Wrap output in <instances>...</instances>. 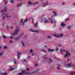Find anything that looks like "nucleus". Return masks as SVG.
Listing matches in <instances>:
<instances>
[{
    "mask_svg": "<svg viewBox=\"0 0 75 75\" xmlns=\"http://www.w3.org/2000/svg\"><path fill=\"white\" fill-rule=\"evenodd\" d=\"M4 15V13H3L2 14V16H3V15Z\"/></svg>",
    "mask_w": 75,
    "mask_h": 75,
    "instance_id": "obj_60",
    "label": "nucleus"
},
{
    "mask_svg": "<svg viewBox=\"0 0 75 75\" xmlns=\"http://www.w3.org/2000/svg\"><path fill=\"white\" fill-rule=\"evenodd\" d=\"M21 42L23 46H24V42H23L21 41Z\"/></svg>",
    "mask_w": 75,
    "mask_h": 75,
    "instance_id": "obj_33",
    "label": "nucleus"
},
{
    "mask_svg": "<svg viewBox=\"0 0 75 75\" xmlns=\"http://www.w3.org/2000/svg\"><path fill=\"white\" fill-rule=\"evenodd\" d=\"M72 73H74L75 74V72H73L70 73V74H72Z\"/></svg>",
    "mask_w": 75,
    "mask_h": 75,
    "instance_id": "obj_52",
    "label": "nucleus"
},
{
    "mask_svg": "<svg viewBox=\"0 0 75 75\" xmlns=\"http://www.w3.org/2000/svg\"><path fill=\"white\" fill-rule=\"evenodd\" d=\"M28 59H30V56H28Z\"/></svg>",
    "mask_w": 75,
    "mask_h": 75,
    "instance_id": "obj_45",
    "label": "nucleus"
},
{
    "mask_svg": "<svg viewBox=\"0 0 75 75\" xmlns=\"http://www.w3.org/2000/svg\"><path fill=\"white\" fill-rule=\"evenodd\" d=\"M13 1V0H12L10 1V3L13 4V3H14V1Z\"/></svg>",
    "mask_w": 75,
    "mask_h": 75,
    "instance_id": "obj_19",
    "label": "nucleus"
},
{
    "mask_svg": "<svg viewBox=\"0 0 75 75\" xmlns=\"http://www.w3.org/2000/svg\"><path fill=\"white\" fill-rule=\"evenodd\" d=\"M18 28V27L17 26V27L16 29L15 32L13 34V35L14 36L16 35H17V34H18V31H20V29H17Z\"/></svg>",
    "mask_w": 75,
    "mask_h": 75,
    "instance_id": "obj_2",
    "label": "nucleus"
},
{
    "mask_svg": "<svg viewBox=\"0 0 75 75\" xmlns=\"http://www.w3.org/2000/svg\"><path fill=\"white\" fill-rule=\"evenodd\" d=\"M14 62L15 64H16V61H14Z\"/></svg>",
    "mask_w": 75,
    "mask_h": 75,
    "instance_id": "obj_51",
    "label": "nucleus"
},
{
    "mask_svg": "<svg viewBox=\"0 0 75 75\" xmlns=\"http://www.w3.org/2000/svg\"><path fill=\"white\" fill-rule=\"evenodd\" d=\"M73 5H75V3H73Z\"/></svg>",
    "mask_w": 75,
    "mask_h": 75,
    "instance_id": "obj_64",
    "label": "nucleus"
},
{
    "mask_svg": "<svg viewBox=\"0 0 75 75\" xmlns=\"http://www.w3.org/2000/svg\"><path fill=\"white\" fill-rule=\"evenodd\" d=\"M59 50V49L58 48V47H57L55 50L56 51H58V50Z\"/></svg>",
    "mask_w": 75,
    "mask_h": 75,
    "instance_id": "obj_22",
    "label": "nucleus"
},
{
    "mask_svg": "<svg viewBox=\"0 0 75 75\" xmlns=\"http://www.w3.org/2000/svg\"><path fill=\"white\" fill-rule=\"evenodd\" d=\"M10 38H11V39H12V38H13V36H11L10 37Z\"/></svg>",
    "mask_w": 75,
    "mask_h": 75,
    "instance_id": "obj_40",
    "label": "nucleus"
},
{
    "mask_svg": "<svg viewBox=\"0 0 75 75\" xmlns=\"http://www.w3.org/2000/svg\"><path fill=\"white\" fill-rule=\"evenodd\" d=\"M43 20H47V18H44Z\"/></svg>",
    "mask_w": 75,
    "mask_h": 75,
    "instance_id": "obj_49",
    "label": "nucleus"
},
{
    "mask_svg": "<svg viewBox=\"0 0 75 75\" xmlns=\"http://www.w3.org/2000/svg\"><path fill=\"white\" fill-rule=\"evenodd\" d=\"M49 59V60H50V62H52V61L51 60V59Z\"/></svg>",
    "mask_w": 75,
    "mask_h": 75,
    "instance_id": "obj_38",
    "label": "nucleus"
},
{
    "mask_svg": "<svg viewBox=\"0 0 75 75\" xmlns=\"http://www.w3.org/2000/svg\"><path fill=\"white\" fill-rule=\"evenodd\" d=\"M16 59L15 58H14V59H13V61H16Z\"/></svg>",
    "mask_w": 75,
    "mask_h": 75,
    "instance_id": "obj_41",
    "label": "nucleus"
},
{
    "mask_svg": "<svg viewBox=\"0 0 75 75\" xmlns=\"http://www.w3.org/2000/svg\"><path fill=\"white\" fill-rule=\"evenodd\" d=\"M4 24H5L4 23H2V25L3 27H4Z\"/></svg>",
    "mask_w": 75,
    "mask_h": 75,
    "instance_id": "obj_27",
    "label": "nucleus"
},
{
    "mask_svg": "<svg viewBox=\"0 0 75 75\" xmlns=\"http://www.w3.org/2000/svg\"><path fill=\"white\" fill-rule=\"evenodd\" d=\"M68 20H69V18H67L66 20V21H67Z\"/></svg>",
    "mask_w": 75,
    "mask_h": 75,
    "instance_id": "obj_39",
    "label": "nucleus"
},
{
    "mask_svg": "<svg viewBox=\"0 0 75 75\" xmlns=\"http://www.w3.org/2000/svg\"><path fill=\"white\" fill-rule=\"evenodd\" d=\"M9 70H10V71H13V69H10Z\"/></svg>",
    "mask_w": 75,
    "mask_h": 75,
    "instance_id": "obj_34",
    "label": "nucleus"
},
{
    "mask_svg": "<svg viewBox=\"0 0 75 75\" xmlns=\"http://www.w3.org/2000/svg\"><path fill=\"white\" fill-rule=\"evenodd\" d=\"M38 4V2H37V1H36V2H35V3H34L33 4H32V6H34V5H35V4Z\"/></svg>",
    "mask_w": 75,
    "mask_h": 75,
    "instance_id": "obj_14",
    "label": "nucleus"
},
{
    "mask_svg": "<svg viewBox=\"0 0 75 75\" xmlns=\"http://www.w3.org/2000/svg\"><path fill=\"white\" fill-rule=\"evenodd\" d=\"M57 37H63V35L62 34H60L59 35L57 36Z\"/></svg>",
    "mask_w": 75,
    "mask_h": 75,
    "instance_id": "obj_12",
    "label": "nucleus"
},
{
    "mask_svg": "<svg viewBox=\"0 0 75 75\" xmlns=\"http://www.w3.org/2000/svg\"><path fill=\"white\" fill-rule=\"evenodd\" d=\"M6 17H11V16H8L7 15H6Z\"/></svg>",
    "mask_w": 75,
    "mask_h": 75,
    "instance_id": "obj_50",
    "label": "nucleus"
},
{
    "mask_svg": "<svg viewBox=\"0 0 75 75\" xmlns=\"http://www.w3.org/2000/svg\"><path fill=\"white\" fill-rule=\"evenodd\" d=\"M4 18H5V17L4 16V17H3V19H4Z\"/></svg>",
    "mask_w": 75,
    "mask_h": 75,
    "instance_id": "obj_55",
    "label": "nucleus"
},
{
    "mask_svg": "<svg viewBox=\"0 0 75 75\" xmlns=\"http://www.w3.org/2000/svg\"><path fill=\"white\" fill-rule=\"evenodd\" d=\"M42 50V51H43V52H46V51H45L44 50Z\"/></svg>",
    "mask_w": 75,
    "mask_h": 75,
    "instance_id": "obj_30",
    "label": "nucleus"
},
{
    "mask_svg": "<svg viewBox=\"0 0 75 75\" xmlns=\"http://www.w3.org/2000/svg\"><path fill=\"white\" fill-rule=\"evenodd\" d=\"M65 25L63 23H62L61 24V26L62 27H64Z\"/></svg>",
    "mask_w": 75,
    "mask_h": 75,
    "instance_id": "obj_15",
    "label": "nucleus"
},
{
    "mask_svg": "<svg viewBox=\"0 0 75 75\" xmlns=\"http://www.w3.org/2000/svg\"><path fill=\"white\" fill-rule=\"evenodd\" d=\"M7 37V36L5 35H4L3 36V38H4V39H5V38H6V37Z\"/></svg>",
    "mask_w": 75,
    "mask_h": 75,
    "instance_id": "obj_18",
    "label": "nucleus"
},
{
    "mask_svg": "<svg viewBox=\"0 0 75 75\" xmlns=\"http://www.w3.org/2000/svg\"><path fill=\"white\" fill-rule=\"evenodd\" d=\"M26 70L27 71H30V69L29 68H27L26 69Z\"/></svg>",
    "mask_w": 75,
    "mask_h": 75,
    "instance_id": "obj_31",
    "label": "nucleus"
},
{
    "mask_svg": "<svg viewBox=\"0 0 75 75\" xmlns=\"http://www.w3.org/2000/svg\"><path fill=\"white\" fill-rule=\"evenodd\" d=\"M57 65L58 66V67H57V68L58 69H59V70L60 69L59 68V67H60V65H59L58 64H57Z\"/></svg>",
    "mask_w": 75,
    "mask_h": 75,
    "instance_id": "obj_17",
    "label": "nucleus"
},
{
    "mask_svg": "<svg viewBox=\"0 0 75 75\" xmlns=\"http://www.w3.org/2000/svg\"><path fill=\"white\" fill-rule=\"evenodd\" d=\"M8 3V2H6L5 3V4H7Z\"/></svg>",
    "mask_w": 75,
    "mask_h": 75,
    "instance_id": "obj_48",
    "label": "nucleus"
},
{
    "mask_svg": "<svg viewBox=\"0 0 75 75\" xmlns=\"http://www.w3.org/2000/svg\"><path fill=\"white\" fill-rule=\"evenodd\" d=\"M53 13L54 14L55 16H57L56 14V12H53Z\"/></svg>",
    "mask_w": 75,
    "mask_h": 75,
    "instance_id": "obj_21",
    "label": "nucleus"
},
{
    "mask_svg": "<svg viewBox=\"0 0 75 75\" xmlns=\"http://www.w3.org/2000/svg\"><path fill=\"white\" fill-rule=\"evenodd\" d=\"M23 35H24V33H22L21 34V35H20L19 37L18 38H15V40H18L20 39V38H21V37Z\"/></svg>",
    "mask_w": 75,
    "mask_h": 75,
    "instance_id": "obj_4",
    "label": "nucleus"
},
{
    "mask_svg": "<svg viewBox=\"0 0 75 75\" xmlns=\"http://www.w3.org/2000/svg\"><path fill=\"white\" fill-rule=\"evenodd\" d=\"M48 51L49 52H50V51L51 52H53L54 51V49H52V50H51L50 49H48Z\"/></svg>",
    "mask_w": 75,
    "mask_h": 75,
    "instance_id": "obj_11",
    "label": "nucleus"
},
{
    "mask_svg": "<svg viewBox=\"0 0 75 75\" xmlns=\"http://www.w3.org/2000/svg\"><path fill=\"white\" fill-rule=\"evenodd\" d=\"M71 74L70 73L69 75H73V74Z\"/></svg>",
    "mask_w": 75,
    "mask_h": 75,
    "instance_id": "obj_63",
    "label": "nucleus"
},
{
    "mask_svg": "<svg viewBox=\"0 0 75 75\" xmlns=\"http://www.w3.org/2000/svg\"><path fill=\"white\" fill-rule=\"evenodd\" d=\"M23 62H26V60L25 59H23Z\"/></svg>",
    "mask_w": 75,
    "mask_h": 75,
    "instance_id": "obj_36",
    "label": "nucleus"
},
{
    "mask_svg": "<svg viewBox=\"0 0 75 75\" xmlns=\"http://www.w3.org/2000/svg\"><path fill=\"white\" fill-rule=\"evenodd\" d=\"M37 72V71H34L33 72H30V73L26 72L25 74H35V72Z\"/></svg>",
    "mask_w": 75,
    "mask_h": 75,
    "instance_id": "obj_8",
    "label": "nucleus"
},
{
    "mask_svg": "<svg viewBox=\"0 0 75 75\" xmlns=\"http://www.w3.org/2000/svg\"><path fill=\"white\" fill-rule=\"evenodd\" d=\"M53 23V21H51V24H52Z\"/></svg>",
    "mask_w": 75,
    "mask_h": 75,
    "instance_id": "obj_61",
    "label": "nucleus"
},
{
    "mask_svg": "<svg viewBox=\"0 0 75 75\" xmlns=\"http://www.w3.org/2000/svg\"><path fill=\"white\" fill-rule=\"evenodd\" d=\"M25 70H23L22 71V73H19L18 74V75H23V74H24V73H25Z\"/></svg>",
    "mask_w": 75,
    "mask_h": 75,
    "instance_id": "obj_7",
    "label": "nucleus"
},
{
    "mask_svg": "<svg viewBox=\"0 0 75 75\" xmlns=\"http://www.w3.org/2000/svg\"><path fill=\"white\" fill-rule=\"evenodd\" d=\"M54 36L55 37H57V35H54Z\"/></svg>",
    "mask_w": 75,
    "mask_h": 75,
    "instance_id": "obj_47",
    "label": "nucleus"
},
{
    "mask_svg": "<svg viewBox=\"0 0 75 75\" xmlns=\"http://www.w3.org/2000/svg\"><path fill=\"white\" fill-rule=\"evenodd\" d=\"M31 3L30 2V1H28V4H29L30 5V4H31Z\"/></svg>",
    "mask_w": 75,
    "mask_h": 75,
    "instance_id": "obj_29",
    "label": "nucleus"
},
{
    "mask_svg": "<svg viewBox=\"0 0 75 75\" xmlns=\"http://www.w3.org/2000/svg\"><path fill=\"white\" fill-rule=\"evenodd\" d=\"M29 31H31V32H33V33H35V32H36L37 33H38V30H37V31L34 30H32V29H29Z\"/></svg>",
    "mask_w": 75,
    "mask_h": 75,
    "instance_id": "obj_9",
    "label": "nucleus"
},
{
    "mask_svg": "<svg viewBox=\"0 0 75 75\" xmlns=\"http://www.w3.org/2000/svg\"><path fill=\"white\" fill-rule=\"evenodd\" d=\"M3 52H2L1 53H0V56L2 55L3 54Z\"/></svg>",
    "mask_w": 75,
    "mask_h": 75,
    "instance_id": "obj_32",
    "label": "nucleus"
},
{
    "mask_svg": "<svg viewBox=\"0 0 75 75\" xmlns=\"http://www.w3.org/2000/svg\"><path fill=\"white\" fill-rule=\"evenodd\" d=\"M47 37L48 38H51V37L50 36H48Z\"/></svg>",
    "mask_w": 75,
    "mask_h": 75,
    "instance_id": "obj_53",
    "label": "nucleus"
},
{
    "mask_svg": "<svg viewBox=\"0 0 75 75\" xmlns=\"http://www.w3.org/2000/svg\"><path fill=\"white\" fill-rule=\"evenodd\" d=\"M40 7V6H38L37 7V8H39Z\"/></svg>",
    "mask_w": 75,
    "mask_h": 75,
    "instance_id": "obj_57",
    "label": "nucleus"
},
{
    "mask_svg": "<svg viewBox=\"0 0 75 75\" xmlns=\"http://www.w3.org/2000/svg\"><path fill=\"white\" fill-rule=\"evenodd\" d=\"M4 10H3L1 11V12H2V13H4Z\"/></svg>",
    "mask_w": 75,
    "mask_h": 75,
    "instance_id": "obj_42",
    "label": "nucleus"
},
{
    "mask_svg": "<svg viewBox=\"0 0 75 75\" xmlns=\"http://www.w3.org/2000/svg\"><path fill=\"white\" fill-rule=\"evenodd\" d=\"M11 29H13V27H12L11 26Z\"/></svg>",
    "mask_w": 75,
    "mask_h": 75,
    "instance_id": "obj_54",
    "label": "nucleus"
},
{
    "mask_svg": "<svg viewBox=\"0 0 75 75\" xmlns=\"http://www.w3.org/2000/svg\"><path fill=\"white\" fill-rule=\"evenodd\" d=\"M65 51H66V54L64 56V57L66 58L67 57H67H69L70 56V53H68V51L67 50H62V49H61L60 50V52L61 53V54H63V52H65Z\"/></svg>",
    "mask_w": 75,
    "mask_h": 75,
    "instance_id": "obj_1",
    "label": "nucleus"
},
{
    "mask_svg": "<svg viewBox=\"0 0 75 75\" xmlns=\"http://www.w3.org/2000/svg\"><path fill=\"white\" fill-rule=\"evenodd\" d=\"M9 42H10V43H13V41H12L11 40H10Z\"/></svg>",
    "mask_w": 75,
    "mask_h": 75,
    "instance_id": "obj_37",
    "label": "nucleus"
},
{
    "mask_svg": "<svg viewBox=\"0 0 75 75\" xmlns=\"http://www.w3.org/2000/svg\"><path fill=\"white\" fill-rule=\"evenodd\" d=\"M23 0H19V1H23Z\"/></svg>",
    "mask_w": 75,
    "mask_h": 75,
    "instance_id": "obj_59",
    "label": "nucleus"
},
{
    "mask_svg": "<svg viewBox=\"0 0 75 75\" xmlns=\"http://www.w3.org/2000/svg\"><path fill=\"white\" fill-rule=\"evenodd\" d=\"M37 25H38V23L37 22H36V25L35 24L34 25V27H37Z\"/></svg>",
    "mask_w": 75,
    "mask_h": 75,
    "instance_id": "obj_20",
    "label": "nucleus"
},
{
    "mask_svg": "<svg viewBox=\"0 0 75 75\" xmlns=\"http://www.w3.org/2000/svg\"><path fill=\"white\" fill-rule=\"evenodd\" d=\"M4 9H5V10H4V11H5L6 12V11H7V10H6V8H7V7H5L4 8Z\"/></svg>",
    "mask_w": 75,
    "mask_h": 75,
    "instance_id": "obj_26",
    "label": "nucleus"
},
{
    "mask_svg": "<svg viewBox=\"0 0 75 75\" xmlns=\"http://www.w3.org/2000/svg\"><path fill=\"white\" fill-rule=\"evenodd\" d=\"M19 55H21V53L19 52H18V58H20V56Z\"/></svg>",
    "mask_w": 75,
    "mask_h": 75,
    "instance_id": "obj_10",
    "label": "nucleus"
},
{
    "mask_svg": "<svg viewBox=\"0 0 75 75\" xmlns=\"http://www.w3.org/2000/svg\"><path fill=\"white\" fill-rule=\"evenodd\" d=\"M2 74H3V75H7V73L5 72L4 73H2Z\"/></svg>",
    "mask_w": 75,
    "mask_h": 75,
    "instance_id": "obj_25",
    "label": "nucleus"
},
{
    "mask_svg": "<svg viewBox=\"0 0 75 75\" xmlns=\"http://www.w3.org/2000/svg\"><path fill=\"white\" fill-rule=\"evenodd\" d=\"M48 20H46L45 21L44 23H48Z\"/></svg>",
    "mask_w": 75,
    "mask_h": 75,
    "instance_id": "obj_23",
    "label": "nucleus"
},
{
    "mask_svg": "<svg viewBox=\"0 0 75 75\" xmlns=\"http://www.w3.org/2000/svg\"><path fill=\"white\" fill-rule=\"evenodd\" d=\"M66 66H68V67H73V68H75V65H72V63L68 64L67 65H66Z\"/></svg>",
    "mask_w": 75,
    "mask_h": 75,
    "instance_id": "obj_5",
    "label": "nucleus"
},
{
    "mask_svg": "<svg viewBox=\"0 0 75 75\" xmlns=\"http://www.w3.org/2000/svg\"><path fill=\"white\" fill-rule=\"evenodd\" d=\"M54 24H56V21H55V20L54 21Z\"/></svg>",
    "mask_w": 75,
    "mask_h": 75,
    "instance_id": "obj_43",
    "label": "nucleus"
},
{
    "mask_svg": "<svg viewBox=\"0 0 75 75\" xmlns=\"http://www.w3.org/2000/svg\"><path fill=\"white\" fill-rule=\"evenodd\" d=\"M27 35H25V37H27Z\"/></svg>",
    "mask_w": 75,
    "mask_h": 75,
    "instance_id": "obj_56",
    "label": "nucleus"
},
{
    "mask_svg": "<svg viewBox=\"0 0 75 75\" xmlns=\"http://www.w3.org/2000/svg\"><path fill=\"white\" fill-rule=\"evenodd\" d=\"M43 21V20H42L40 21V22L41 23H42Z\"/></svg>",
    "mask_w": 75,
    "mask_h": 75,
    "instance_id": "obj_58",
    "label": "nucleus"
},
{
    "mask_svg": "<svg viewBox=\"0 0 75 75\" xmlns=\"http://www.w3.org/2000/svg\"><path fill=\"white\" fill-rule=\"evenodd\" d=\"M71 26H68L67 27L69 30H70V29H71Z\"/></svg>",
    "mask_w": 75,
    "mask_h": 75,
    "instance_id": "obj_16",
    "label": "nucleus"
},
{
    "mask_svg": "<svg viewBox=\"0 0 75 75\" xmlns=\"http://www.w3.org/2000/svg\"><path fill=\"white\" fill-rule=\"evenodd\" d=\"M38 65V64L36 63L35 64V66H37Z\"/></svg>",
    "mask_w": 75,
    "mask_h": 75,
    "instance_id": "obj_44",
    "label": "nucleus"
},
{
    "mask_svg": "<svg viewBox=\"0 0 75 75\" xmlns=\"http://www.w3.org/2000/svg\"><path fill=\"white\" fill-rule=\"evenodd\" d=\"M4 49H7V47L6 46H4Z\"/></svg>",
    "mask_w": 75,
    "mask_h": 75,
    "instance_id": "obj_24",
    "label": "nucleus"
},
{
    "mask_svg": "<svg viewBox=\"0 0 75 75\" xmlns=\"http://www.w3.org/2000/svg\"><path fill=\"white\" fill-rule=\"evenodd\" d=\"M46 56H47V55H45L43 56V58H44V59H46V57H46Z\"/></svg>",
    "mask_w": 75,
    "mask_h": 75,
    "instance_id": "obj_28",
    "label": "nucleus"
},
{
    "mask_svg": "<svg viewBox=\"0 0 75 75\" xmlns=\"http://www.w3.org/2000/svg\"><path fill=\"white\" fill-rule=\"evenodd\" d=\"M33 50H32V49H31L30 51V52H33Z\"/></svg>",
    "mask_w": 75,
    "mask_h": 75,
    "instance_id": "obj_35",
    "label": "nucleus"
},
{
    "mask_svg": "<svg viewBox=\"0 0 75 75\" xmlns=\"http://www.w3.org/2000/svg\"><path fill=\"white\" fill-rule=\"evenodd\" d=\"M28 20L27 19H26V20H25L24 21H23V18L21 20V24L22 23V25H24V23L26 22H27L28 21Z\"/></svg>",
    "mask_w": 75,
    "mask_h": 75,
    "instance_id": "obj_3",
    "label": "nucleus"
},
{
    "mask_svg": "<svg viewBox=\"0 0 75 75\" xmlns=\"http://www.w3.org/2000/svg\"><path fill=\"white\" fill-rule=\"evenodd\" d=\"M62 4H63V5L65 4V2H63L62 3Z\"/></svg>",
    "mask_w": 75,
    "mask_h": 75,
    "instance_id": "obj_46",
    "label": "nucleus"
},
{
    "mask_svg": "<svg viewBox=\"0 0 75 75\" xmlns=\"http://www.w3.org/2000/svg\"><path fill=\"white\" fill-rule=\"evenodd\" d=\"M44 47H45V48H46L47 46H44Z\"/></svg>",
    "mask_w": 75,
    "mask_h": 75,
    "instance_id": "obj_62",
    "label": "nucleus"
},
{
    "mask_svg": "<svg viewBox=\"0 0 75 75\" xmlns=\"http://www.w3.org/2000/svg\"><path fill=\"white\" fill-rule=\"evenodd\" d=\"M48 5H49V4H48V2H47L46 3H45V4H43L42 7H46V6H48Z\"/></svg>",
    "mask_w": 75,
    "mask_h": 75,
    "instance_id": "obj_6",
    "label": "nucleus"
},
{
    "mask_svg": "<svg viewBox=\"0 0 75 75\" xmlns=\"http://www.w3.org/2000/svg\"><path fill=\"white\" fill-rule=\"evenodd\" d=\"M23 4V3H21L20 4L17 5V7H20V6H21V5Z\"/></svg>",
    "mask_w": 75,
    "mask_h": 75,
    "instance_id": "obj_13",
    "label": "nucleus"
}]
</instances>
